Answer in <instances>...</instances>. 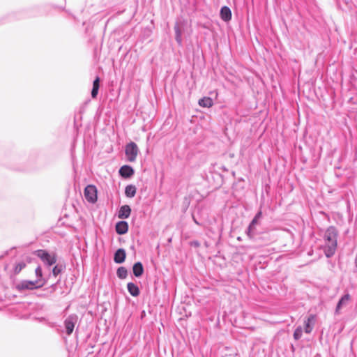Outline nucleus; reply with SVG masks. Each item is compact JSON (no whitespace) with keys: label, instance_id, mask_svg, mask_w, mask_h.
Segmentation results:
<instances>
[{"label":"nucleus","instance_id":"0eeeda50","mask_svg":"<svg viewBox=\"0 0 357 357\" xmlns=\"http://www.w3.org/2000/svg\"><path fill=\"white\" fill-rule=\"evenodd\" d=\"M119 174L122 177L129 178L134 174L133 169L128 165H123L119 169Z\"/></svg>","mask_w":357,"mask_h":357},{"label":"nucleus","instance_id":"2eb2a0df","mask_svg":"<svg viewBox=\"0 0 357 357\" xmlns=\"http://www.w3.org/2000/svg\"><path fill=\"white\" fill-rule=\"evenodd\" d=\"M137 188L133 185H128L126 187L125 194L128 197H133L136 194Z\"/></svg>","mask_w":357,"mask_h":357},{"label":"nucleus","instance_id":"393cba45","mask_svg":"<svg viewBox=\"0 0 357 357\" xmlns=\"http://www.w3.org/2000/svg\"><path fill=\"white\" fill-rule=\"evenodd\" d=\"M61 271V268H59L58 266H55L52 269V274L54 276L58 275Z\"/></svg>","mask_w":357,"mask_h":357},{"label":"nucleus","instance_id":"9b49d317","mask_svg":"<svg viewBox=\"0 0 357 357\" xmlns=\"http://www.w3.org/2000/svg\"><path fill=\"white\" fill-rule=\"evenodd\" d=\"M315 321V316L311 315L310 316L306 321H305V331L306 333H310L314 324Z\"/></svg>","mask_w":357,"mask_h":357},{"label":"nucleus","instance_id":"ddd939ff","mask_svg":"<svg viewBox=\"0 0 357 357\" xmlns=\"http://www.w3.org/2000/svg\"><path fill=\"white\" fill-rule=\"evenodd\" d=\"M213 104V100L209 97H204L199 100V105L202 107L209 108L212 107Z\"/></svg>","mask_w":357,"mask_h":357},{"label":"nucleus","instance_id":"6ab92c4d","mask_svg":"<svg viewBox=\"0 0 357 357\" xmlns=\"http://www.w3.org/2000/svg\"><path fill=\"white\" fill-rule=\"evenodd\" d=\"M116 274L119 278L124 279L127 277L128 271L126 268L120 267L118 268Z\"/></svg>","mask_w":357,"mask_h":357},{"label":"nucleus","instance_id":"9d476101","mask_svg":"<svg viewBox=\"0 0 357 357\" xmlns=\"http://www.w3.org/2000/svg\"><path fill=\"white\" fill-rule=\"evenodd\" d=\"M128 230V225L126 222L121 221L116 225V231L119 234H124Z\"/></svg>","mask_w":357,"mask_h":357},{"label":"nucleus","instance_id":"dca6fc26","mask_svg":"<svg viewBox=\"0 0 357 357\" xmlns=\"http://www.w3.org/2000/svg\"><path fill=\"white\" fill-rule=\"evenodd\" d=\"M99 82H100V79L98 77H97L95 79V80L93 81V89L91 91V96L93 98H96V96L98 95V89H99Z\"/></svg>","mask_w":357,"mask_h":357},{"label":"nucleus","instance_id":"4be33fe9","mask_svg":"<svg viewBox=\"0 0 357 357\" xmlns=\"http://www.w3.org/2000/svg\"><path fill=\"white\" fill-rule=\"evenodd\" d=\"M302 333H303L302 328L301 326L297 327L294 333V339L296 340H299L302 336Z\"/></svg>","mask_w":357,"mask_h":357},{"label":"nucleus","instance_id":"39448f33","mask_svg":"<svg viewBox=\"0 0 357 357\" xmlns=\"http://www.w3.org/2000/svg\"><path fill=\"white\" fill-rule=\"evenodd\" d=\"M45 282H42L41 280H37L35 282L33 281H23L17 285V287L20 289H33L36 287H42Z\"/></svg>","mask_w":357,"mask_h":357},{"label":"nucleus","instance_id":"423d86ee","mask_svg":"<svg viewBox=\"0 0 357 357\" xmlns=\"http://www.w3.org/2000/svg\"><path fill=\"white\" fill-rule=\"evenodd\" d=\"M37 256L40 257L43 261L49 266L55 264L56 261L54 256L50 255L47 252L43 250H38Z\"/></svg>","mask_w":357,"mask_h":357},{"label":"nucleus","instance_id":"f03ea898","mask_svg":"<svg viewBox=\"0 0 357 357\" xmlns=\"http://www.w3.org/2000/svg\"><path fill=\"white\" fill-rule=\"evenodd\" d=\"M126 155L129 162H135L139 153V149L135 142H130L126 146Z\"/></svg>","mask_w":357,"mask_h":357},{"label":"nucleus","instance_id":"6e6552de","mask_svg":"<svg viewBox=\"0 0 357 357\" xmlns=\"http://www.w3.org/2000/svg\"><path fill=\"white\" fill-rule=\"evenodd\" d=\"M131 209L128 205L122 206L120 208L118 217L121 219L128 218L130 215Z\"/></svg>","mask_w":357,"mask_h":357},{"label":"nucleus","instance_id":"20e7f679","mask_svg":"<svg viewBox=\"0 0 357 357\" xmlns=\"http://www.w3.org/2000/svg\"><path fill=\"white\" fill-rule=\"evenodd\" d=\"M78 317L76 314H73L67 317L64 321L66 331L68 335H70L75 328V324L77 323Z\"/></svg>","mask_w":357,"mask_h":357},{"label":"nucleus","instance_id":"412c9836","mask_svg":"<svg viewBox=\"0 0 357 357\" xmlns=\"http://www.w3.org/2000/svg\"><path fill=\"white\" fill-rule=\"evenodd\" d=\"M175 33H176V40L179 45L182 44V38H181V31L178 26H175L174 27Z\"/></svg>","mask_w":357,"mask_h":357},{"label":"nucleus","instance_id":"f3484780","mask_svg":"<svg viewBox=\"0 0 357 357\" xmlns=\"http://www.w3.org/2000/svg\"><path fill=\"white\" fill-rule=\"evenodd\" d=\"M128 290L132 296H136L139 294V288L133 283L128 284Z\"/></svg>","mask_w":357,"mask_h":357},{"label":"nucleus","instance_id":"f8f14e48","mask_svg":"<svg viewBox=\"0 0 357 357\" xmlns=\"http://www.w3.org/2000/svg\"><path fill=\"white\" fill-rule=\"evenodd\" d=\"M220 16L221 18L225 22L230 20L231 18V13L230 9L227 6L222 7L220 10Z\"/></svg>","mask_w":357,"mask_h":357},{"label":"nucleus","instance_id":"1a4fd4ad","mask_svg":"<svg viewBox=\"0 0 357 357\" xmlns=\"http://www.w3.org/2000/svg\"><path fill=\"white\" fill-rule=\"evenodd\" d=\"M126 252L123 249H119L114 254V260L117 264H121L125 261Z\"/></svg>","mask_w":357,"mask_h":357},{"label":"nucleus","instance_id":"7ed1b4c3","mask_svg":"<svg viewBox=\"0 0 357 357\" xmlns=\"http://www.w3.org/2000/svg\"><path fill=\"white\" fill-rule=\"evenodd\" d=\"M84 197L90 203L97 201V189L93 185H87L84 189Z\"/></svg>","mask_w":357,"mask_h":357},{"label":"nucleus","instance_id":"aec40b11","mask_svg":"<svg viewBox=\"0 0 357 357\" xmlns=\"http://www.w3.org/2000/svg\"><path fill=\"white\" fill-rule=\"evenodd\" d=\"M257 221H258V220L257 218H254V219L252 220L251 223L250 224V225H249V227L248 228L247 234L250 237L252 236V230L255 228V226L257 224Z\"/></svg>","mask_w":357,"mask_h":357},{"label":"nucleus","instance_id":"b1692460","mask_svg":"<svg viewBox=\"0 0 357 357\" xmlns=\"http://www.w3.org/2000/svg\"><path fill=\"white\" fill-rule=\"evenodd\" d=\"M36 276L38 278V280H41L42 282H44L42 279V269L40 268V266H38L36 268Z\"/></svg>","mask_w":357,"mask_h":357},{"label":"nucleus","instance_id":"a878e982","mask_svg":"<svg viewBox=\"0 0 357 357\" xmlns=\"http://www.w3.org/2000/svg\"><path fill=\"white\" fill-rule=\"evenodd\" d=\"M261 211H259V212L256 214V215H255V218H257V220H259V218H261Z\"/></svg>","mask_w":357,"mask_h":357},{"label":"nucleus","instance_id":"5701e85b","mask_svg":"<svg viewBox=\"0 0 357 357\" xmlns=\"http://www.w3.org/2000/svg\"><path fill=\"white\" fill-rule=\"evenodd\" d=\"M25 266V264L24 263H19L15 266V273H20L22 268Z\"/></svg>","mask_w":357,"mask_h":357},{"label":"nucleus","instance_id":"f257e3e1","mask_svg":"<svg viewBox=\"0 0 357 357\" xmlns=\"http://www.w3.org/2000/svg\"><path fill=\"white\" fill-rule=\"evenodd\" d=\"M324 252L327 257L333 256L337 247V231L334 227H329L324 235Z\"/></svg>","mask_w":357,"mask_h":357},{"label":"nucleus","instance_id":"4468645a","mask_svg":"<svg viewBox=\"0 0 357 357\" xmlns=\"http://www.w3.org/2000/svg\"><path fill=\"white\" fill-rule=\"evenodd\" d=\"M132 271H133V274L136 277H140L144 272V268H143V266H142V263H140V262L135 263L133 266Z\"/></svg>","mask_w":357,"mask_h":357},{"label":"nucleus","instance_id":"a211bd4d","mask_svg":"<svg viewBox=\"0 0 357 357\" xmlns=\"http://www.w3.org/2000/svg\"><path fill=\"white\" fill-rule=\"evenodd\" d=\"M350 300V296L349 294H345L344 296L342 297V298L340 300V301L337 303V310H340L343 305H347Z\"/></svg>","mask_w":357,"mask_h":357}]
</instances>
